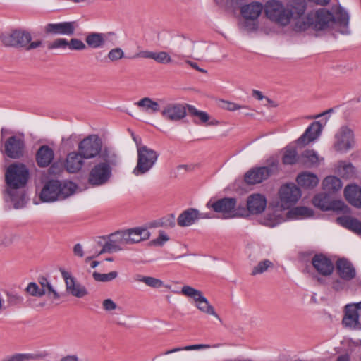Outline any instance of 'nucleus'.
Returning a JSON list of instances; mask_svg holds the SVG:
<instances>
[{"mask_svg":"<svg viewBox=\"0 0 361 361\" xmlns=\"http://www.w3.org/2000/svg\"><path fill=\"white\" fill-rule=\"evenodd\" d=\"M264 13L267 18L280 25H288L293 18H300L304 14L306 6L303 1L294 2L285 6L276 0L268 1L264 6Z\"/></svg>","mask_w":361,"mask_h":361,"instance_id":"1","label":"nucleus"},{"mask_svg":"<svg viewBox=\"0 0 361 361\" xmlns=\"http://www.w3.org/2000/svg\"><path fill=\"white\" fill-rule=\"evenodd\" d=\"M76 189L77 185L72 181L51 180L42 188L40 199L47 202L64 200L72 195Z\"/></svg>","mask_w":361,"mask_h":361,"instance_id":"2","label":"nucleus"},{"mask_svg":"<svg viewBox=\"0 0 361 361\" xmlns=\"http://www.w3.org/2000/svg\"><path fill=\"white\" fill-rule=\"evenodd\" d=\"M159 153L147 147H140L137 150V164L133 170L135 176H141L147 173L156 164Z\"/></svg>","mask_w":361,"mask_h":361,"instance_id":"3","label":"nucleus"},{"mask_svg":"<svg viewBox=\"0 0 361 361\" xmlns=\"http://www.w3.org/2000/svg\"><path fill=\"white\" fill-rule=\"evenodd\" d=\"M334 22V16L326 9L322 8L315 13H309L306 17V21L302 24L298 20L296 23V27L299 30H305L310 26L316 30H323L330 23Z\"/></svg>","mask_w":361,"mask_h":361,"instance_id":"4","label":"nucleus"},{"mask_svg":"<svg viewBox=\"0 0 361 361\" xmlns=\"http://www.w3.org/2000/svg\"><path fill=\"white\" fill-rule=\"evenodd\" d=\"M180 293L185 297L192 298L195 306L202 313L212 315L221 322L219 314L216 312L214 307L204 297L202 292L190 286H183Z\"/></svg>","mask_w":361,"mask_h":361,"instance_id":"5","label":"nucleus"},{"mask_svg":"<svg viewBox=\"0 0 361 361\" xmlns=\"http://www.w3.org/2000/svg\"><path fill=\"white\" fill-rule=\"evenodd\" d=\"M6 181L11 189L25 186L29 178V171L23 164H13L6 170Z\"/></svg>","mask_w":361,"mask_h":361,"instance_id":"6","label":"nucleus"},{"mask_svg":"<svg viewBox=\"0 0 361 361\" xmlns=\"http://www.w3.org/2000/svg\"><path fill=\"white\" fill-rule=\"evenodd\" d=\"M99 238L104 240V244L102 249L97 253V255L124 250L126 249V246L128 245L124 230L116 231Z\"/></svg>","mask_w":361,"mask_h":361,"instance_id":"7","label":"nucleus"},{"mask_svg":"<svg viewBox=\"0 0 361 361\" xmlns=\"http://www.w3.org/2000/svg\"><path fill=\"white\" fill-rule=\"evenodd\" d=\"M333 111L332 109H330L326 111L322 112V114H317L316 116H312V118H317L319 117L327 116L325 117L324 120L314 121L312 123L308 128L305 130V133L302 135L298 140V143L299 145H305L310 142H312L317 139L323 129V127L326 125L328 118L329 117V114Z\"/></svg>","mask_w":361,"mask_h":361,"instance_id":"8","label":"nucleus"},{"mask_svg":"<svg viewBox=\"0 0 361 361\" xmlns=\"http://www.w3.org/2000/svg\"><path fill=\"white\" fill-rule=\"evenodd\" d=\"M279 204L283 209H288L297 203L301 197L300 188L294 183L283 185L279 190Z\"/></svg>","mask_w":361,"mask_h":361,"instance_id":"9","label":"nucleus"},{"mask_svg":"<svg viewBox=\"0 0 361 361\" xmlns=\"http://www.w3.org/2000/svg\"><path fill=\"white\" fill-rule=\"evenodd\" d=\"M278 171L277 164L273 163L269 166L255 167L250 169L244 176L245 182L248 185L260 183Z\"/></svg>","mask_w":361,"mask_h":361,"instance_id":"10","label":"nucleus"},{"mask_svg":"<svg viewBox=\"0 0 361 361\" xmlns=\"http://www.w3.org/2000/svg\"><path fill=\"white\" fill-rule=\"evenodd\" d=\"M102 142L96 135H91L84 138L78 145V151L85 159H90L99 154Z\"/></svg>","mask_w":361,"mask_h":361,"instance_id":"11","label":"nucleus"},{"mask_svg":"<svg viewBox=\"0 0 361 361\" xmlns=\"http://www.w3.org/2000/svg\"><path fill=\"white\" fill-rule=\"evenodd\" d=\"M236 203L235 198L224 197L216 201L209 200L207 203V207L223 214L224 218H233L239 216L238 213L234 210Z\"/></svg>","mask_w":361,"mask_h":361,"instance_id":"12","label":"nucleus"},{"mask_svg":"<svg viewBox=\"0 0 361 361\" xmlns=\"http://www.w3.org/2000/svg\"><path fill=\"white\" fill-rule=\"evenodd\" d=\"M31 39V35L28 32L18 30L3 33L0 36V40L4 45L16 48L25 49Z\"/></svg>","mask_w":361,"mask_h":361,"instance_id":"13","label":"nucleus"},{"mask_svg":"<svg viewBox=\"0 0 361 361\" xmlns=\"http://www.w3.org/2000/svg\"><path fill=\"white\" fill-rule=\"evenodd\" d=\"M161 103V115L163 118L170 122H178L185 117L187 113L183 104L173 102H164L160 99Z\"/></svg>","mask_w":361,"mask_h":361,"instance_id":"14","label":"nucleus"},{"mask_svg":"<svg viewBox=\"0 0 361 361\" xmlns=\"http://www.w3.org/2000/svg\"><path fill=\"white\" fill-rule=\"evenodd\" d=\"M334 148L337 152H346L353 147L354 133L353 131L346 126L339 128L334 136Z\"/></svg>","mask_w":361,"mask_h":361,"instance_id":"15","label":"nucleus"},{"mask_svg":"<svg viewBox=\"0 0 361 361\" xmlns=\"http://www.w3.org/2000/svg\"><path fill=\"white\" fill-rule=\"evenodd\" d=\"M111 173L112 169L107 164H97L91 169L88 182L94 186L102 185L107 183Z\"/></svg>","mask_w":361,"mask_h":361,"instance_id":"16","label":"nucleus"},{"mask_svg":"<svg viewBox=\"0 0 361 361\" xmlns=\"http://www.w3.org/2000/svg\"><path fill=\"white\" fill-rule=\"evenodd\" d=\"M76 23L74 21L48 23L44 27V32L47 35L71 36L75 33Z\"/></svg>","mask_w":361,"mask_h":361,"instance_id":"17","label":"nucleus"},{"mask_svg":"<svg viewBox=\"0 0 361 361\" xmlns=\"http://www.w3.org/2000/svg\"><path fill=\"white\" fill-rule=\"evenodd\" d=\"M25 144L24 139L18 136H11L4 143V153L11 159L23 157Z\"/></svg>","mask_w":361,"mask_h":361,"instance_id":"18","label":"nucleus"},{"mask_svg":"<svg viewBox=\"0 0 361 361\" xmlns=\"http://www.w3.org/2000/svg\"><path fill=\"white\" fill-rule=\"evenodd\" d=\"M212 216L207 213H200L197 209L189 208L183 211L177 219V224L180 227H188L194 224L200 219H209Z\"/></svg>","mask_w":361,"mask_h":361,"instance_id":"19","label":"nucleus"},{"mask_svg":"<svg viewBox=\"0 0 361 361\" xmlns=\"http://www.w3.org/2000/svg\"><path fill=\"white\" fill-rule=\"evenodd\" d=\"M61 274L65 280L66 290L72 295L77 298H82L87 294L85 287L78 283L69 272L61 269Z\"/></svg>","mask_w":361,"mask_h":361,"instance_id":"20","label":"nucleus"},{"mask_svg":"<svg viewBox=\"0 0 361 361\" xmlns=\"http://www.w3.org/2000/svg\"><path fill=\"white\" fill-rule=\"evenodd\" d=\"M84 157L79 151L68 153L64 161V168L70 173L79 172L84 166Z\"/></svg>","mask_w":361,"mask_h":361,"instance_id":"21","label":"nucleus"},{"mask_svg":"<svg viewBox=\"0 0 361 361\" xmlns=\"http://www.w3.org/2000/svg\"><path fill=\"white\" fill-rule=\"evenodd\" d=\"M359 312H356L354 306L345 305L342 324L346 328L360 330L361 323L359 321Z\"/></svg>","mask_w":361,"mask_h":361,"instance_id":"22","label":"nucleus"},{"mask_svg":"<svg viewBox=\"0 0 361 361\" xmlns=\"http://www.w3.org/2000/svg\"><path fill=\"white\" fill-rule=\"evenodd\" d=\"M266 206L267 200L261 194H252L247 197V208L249 213L252 214H258L263 212Z\"/></svg>","mask_w":361,"mask_h":361,"instance_id":"23","label":"nucleus"},{"mask_svg":"<svg viewBox=\"0 0 361 361\" xmlns=\"http://www.w3.org/2000/svg\"><path fill=\"white\" fill-rule=\"evenodd\" d=\"M312 264L317 272L323 276H329L333 272L332 262L324 255H314L312 259Z\"/></svg>","mask_w":361,"mask_h":361,"instance_id":"24","label":"nucleus"},{"mask_svg":"<svg viewBox=\"0 0 361 361\" xmlns=\"http://www.w3.org/2000/svg\"><path fill=\"white\" fill-rule=\"evenodd\" d=\"M128 245L138 243L149 238L150 233L143 227H135L124 230Z\"/></svg>","mask_w":361,"mask_h":361,"instance_id":"25","label":"nucleus"},{"mask_svg":"<svg viewBox=\"0 0 361 361\" xmlns=\"http://www.w3.org/2000/svg\"><path fill=\"white\" fill-rule=\"evenodd\" d=\"M54 158V150L48 145H42L36 153V162L39 167L49 166Z\"/></svg>","mask_w":361,"mask_h":361,"instance_id":"26","label":"nucleus"},{"mask_svg":"<svg viewBox=\"0 0 361 361\" xmlns=\"http://www.w3.org/2000/svg\"><path fill=\"white\" fill-rule=\"evenodd\" d=\"M344 196L351 205L361 208V188L359 185H348L344 189Z\"/></svg>","mask_w":361,"mask_h":361,"instance_id":"27","label":"nucleus"},{"mask_svg":"<svg viewBox=\"0 0 361 361\" xmlns=\"http://www.w3.org/2000/svg\"><path fill=\"white\" fill-rule=\"evenodd\" d=\"M336 269L340 277L350 281L355 277V269L353 264L345 259H340L336 262Z\"/></svg>","mask_w":361,"mask_h":361,"instance_id":"28","label":"nucleus"},{"mask_svg":"<svg viewBox=\"0 0 361 361\" xmlns=\"http://www.w3.org/2000/svg\"><path fill=\"white\" fill-rule=\"evenodd\" d=\"M49 354L46 352L37 353H15L7 355L0 361H31L44 360Z\"/></svg>","mask_w":361,"mask_h":361,"instance_id":"29","label":"nucleus"},{"mask_svg":"<svg viewBox=\"0 0 361 361\" xmlns=\"http://www.w3.org/2000/svg\"><path fill=\"white\" fill-rule=\"evenodd\" d=\"M323 158L313 149H306L299 156V163L307 168L318 166Z\"/></svg>","mask_w":361,"mask_h":361,"instance_id":"30","label":"nucleus"},{"mask_svg":"<svg viewBox=\"0 0 361 361\" xmlns=\"http://www.w3.org/2000/svg\"><path fill=\"white\" fill-rule=\"evenodd\" d=\"M336 173L344 179H353L357 176V171L352 163L339 161L336 167Z\"/></svg>","mask_w":361,"mask_h":361,"instance_id":"31","label":"nucleus"},{"mask_svg":"<svg viewBox=\"0 0 361 361\" xmlns=\"http://www.w3.org/2000/svg\"><path fill=\"white\" fill-rule=\"evenodd\" d=\"M263 10L262 4L259 2H253L245 5L240 8V13L246 20H255L258 18Z\"/></svg>","mask_w":361,"mask_h":361,"instance_id":"32","label":"nucleus"},{"mask_svg":"<svg viewBox=\"0 0 361 361\" xmlns=\"http://www.w3.org/2000/svg\"><path fill=\"white\" fill-rule=\"evenodd\" d=\"M135 104L145 113L153 114L159 111L161 112V103L160 99L159 102L152 100L149 97H144L139 100Z\"/></svg>","mask_w":361,"mask_h":361,"instance_id":"33","label":"nucleus"},{"mask_svg":"<svg viewBox=\"0 0 361 361\" xmlns=\"http://www.w3.org/2000/svg\"><path fill=\"white\" fill-rule=\"evenodd\" d=\"M107 34L101 32H90L87 35L85 42L92 49H99L104 47Z\"/></svg>","mask_w":361,"mask_h":361,"instance_id":"34","label":"nucleus"},{"mask_svg":"<svg viewBox=\"0 0 361 361\" xmlns=\"http://www.w3.org/2000/svg\"><path fill=\"white\" fill-rule=\"evenodd\" d=\"M312 202L315 207L323 211H328L336 209V203L331 202L330 197L326 193H320L314 197Z\"/></svg>","mask_w":361,"mask_h":361,"instance_id":"35","label":"nucleus"},{"mask_svg":"<svg viewBox=\"0 0 361 361\" xmlns=\"http://www.w3.org/2000/svg\"><path fill=\"white\" fill-rule=\"evenodd\" d=\"M296 180L299 185L305 188H313L319 183V179L316 175L307 172L298 175Z\"/></svg>","mask_w":361,"mask_h":361,"instance_id":"36","label":"nucleus"},{"mask_svg":"<svg viewBox=\"0 0 361 361\" xmlns=\"http://www.w3.org/2000/svg\"><path fill=\"white\" fill-rule=\"evenodd\" d=\"M323 189L329 193L340 190L343 187L341 180L335 176H329L322 181Z\"/></svg>","mask_w":361,"mask_h":361,"instance_id":"37","label":"nucleus"},{"mask_svg":"<svg viewBox=\"0 0 361 361\" xmlns=\"http://www.w3.org/2000/svg\"><path fill=\"white\" fill-rule=\"evenodd\" d=\"M337 221L343 227L357 233L361 234V221L350 216H341L337 218Z\"/></svg>","mask_w":361,"mask_h":361,"instance_id":"38","label":"nucleus"},{"mask_svg":"<svg viewBox=\"0 0 361 361\" xmlns=\"http://www.w3.org/2000/svg\"><path fill=\"white\" fill-rule=\"evenodd\" d=\"M99 158L103 161L99 164H107L110 167L116 166L118 163V157L116 152L108 147L102 148L99 154Z\"/></svg>","mask_w":361,"mask_h":361,"instance_id":"39","label":"nucleus"},{"mask_svg":"<svg viewBox=\"0 0 361 361\" xmlns=\"http://www.w3.org/2000/svg\"><path fill=\"white\" fill-rule=\"evenodd\" d=\"M297 162H299V156H298L295 148L293 147H286L283 157V163L284 164H294Z\"/></svg>","mask_w":361,"mask_h":361,"instance_id":"40","label":"nucleus"},{"mask_svg":"<svg viewBox=\"0 0 361 361\" xmlns=\"http://www.w3.org/2000/svg\"><path fill=\"white\" fill-rule=\"evenodd\" d=\"M274 264L269 259L260 261L256 266L252 268L251 275L256 276L264 273L269 268H272Z\"/></svg>","mask_w":361,"mask_h":361,"instance_id":"41","label":"nucleus"},{"mask_svg":"<svg viewBox=\"0 0 361 361\" xmlns=\"http://www.w3.org/2000/svg\"><path fill=\"white\" fill-rule=\"evenodd\" d=\"M118 276V272L112 271L108 274H100L94 271L92 274L93 279L98 282H109L115 279Z\"/></svg>","mask_w":361,"mask_h":361,"instance_id":"42","label":"nucleus"},{"mask_svg":"<svg viewBox=\"0 0 361 361\" xmlns=\"http://www.w3.org/2000/svg\"><path fill=\"white\" fill-rule=\"evenodd\" d=\"M154 60L158 63L161 64H169L174 63L173 60L170 56V55L166 51H155Z\"/></svg>","mask_w":361,"mask_h":361,"instance_id":"43","label":"nucleus"},{"mask_svg":"<svg viewBox=\"0 0 361 361\" xmlns=\"http://www.w3.org/2000/svg\"><path fill=\"white\" fill-rule=\"evenodd\" d=\"M348 20V13L343 8H338L335 12L334 21L336 20L341 25H347Z\"/></svg>","mask_w":361,"mask_h":361,"instance_id":"44","label":"nucleus"},{"mask_svg":"<svg viewBox=\"0 0 361 361\" xmlns=\"http://www.w3.org/2000/svg\"><path fill=\"white\" fill-rule=\"evenodd\" d=\"M210 348L209 345L206 344H197V345H188L182 348H176L173 349H171L170 350H167L164 353V355H169L173 353L179 352L181 350H200V349H206Z\"/></svg>","mask_w":361,"mask_h":361,"instance_id":"45","label":"nucleus"},{"mask_svg":"<svg viewBox=\"0 0 361 361\" xmlns=\"http://www.w3.org/2000/svg\"><path fill=\"white\" fill-rule=\"evenodd\" d=\"M189 113L200 119L202 123H206L209 119V116L207 113L197 110L193 106H188Z\"/></svg>","mask_w":361,"mask_h":361,"instance_id":"46","label":"nucleus"},{"mask_svg":"<svg viewBox=\"0 0 361 361\" xmlns=\"http://www.w3.org/2000/svg\"><path fill=\"white\" fill-rule=\"evenodd\" d=\"M176 225L175 216L173 214H169L156 223V226H163L165 228H173Z\"/></svg>","mask_w":361,"mask_h":361,"instance_id":"47","label":"nucleus"},{"mask_svg":"<svg viewBox=\"0 0 361 361\" xmlns=\"http://www.w3.org/2000/svg\"><path fill=\"white\" fill-rule=\"evenodd\" d=\"M214 1L217 5L227 8L235 9L242 5V0H214Z\"/></svg>","mask_w":361,"mask_h":361,"instance_id":"48","label":"nucleus"},{"mask_svg":"<svg viewBox=\"0 0 361 361\" xmlns=\"http://www.w3.org/2000/svg\"><path fill=\"white\" fill-rule=\"evenodd\" d=\"M221 106L222 109L230 111H234L238 109H248V107L246 106H240L236 103L225 100L221 102Z\"/></svg>","mask_w":361,"mask_h":361,"instance_id":"49","label":"nucleus"},{"mask_svg":"<svg viewBox=\"0 0 361 361\" xmlns=\"http://www.w3.org/2000/svg\"><path fill=\"white\" fill-rule=\"evenodd\" d=\"M68 41L64 38H57L54 40L51 43L48 44V49L49 50L56 49H65L68 47Z\"/></svg>","mask_w":361,"mask_h":361,"instance_id":"50","label":"nucleus"},{"mask_svg":"<svg viewBox=\"0 0 361 361\" xmlns=\"http://www.w3.org/2000/svg\"><path fill=\"white\" fill-rule=\"evenodd\" d=\"M107 57L111 61H116L124 57V52L121 48H114L109 51Z\"/></svg>","mask_w":361,"mask_h":361,"instance_id":"51","label":"nucleus"},{"mask_svg":"<svg viewBox=\"0 0 361 361\" xmlns=\"http://www.w3.org/2000/svg\"><path fill=\"white\" fill-rule=\"evenodd\" d=\"M7 302L11 306H16L20 305L23 302V298L18 294L13 293H7Z\"/></svg>","mask_w":361,"mask_h":361,"instance_id":"52","label":"nucleus"},{"mask_svg":"<svg viewBox=\"0 0 361 361\" xmlns=\"http://www.w3.org/2000/svg\"><path fill=\"white\" fill-rule=\"evenodd\" d=\"M68 47L70 50L82 51L86 49V45L80 39L73 38L68 41Z\"/></svg>","mask_w":361,"mask_h":361,"instance_id":"53","label":"nucleus"},{"mask_svg":"<svg viewBox=\"0 0 361 361\" xmlns=\"http://www.w3.org/2000/svg\"><path fill=\"white\" fill-rule=\"evenodd\" d=\"M240 26L242 30L246 32H252L257 29L258 24L255 20L245 19V20L240 23Z\"/></svg>","mask_w":361,"mask_h":361,"instance_id":"54","label":"nucleus"},{"mask_svg":"<svg viewBox=\"0 0 361 361\" xmlns=\"http://www.w3.org/2000/svg\"><path fill=\"white\" fill-rule=\"evenodd\" d=\"M145 281V284L153 288H159L164 286V282L154 277L147 276Z\"/></svg>","mask_w":361,"mask_h":361,"instance_id":"55","label":"nucleus"},{"mask_svg":"<svg viewBox=\"0 0 361 361\" xmlns=\"http://www.w3.org/2000/svg\"><path fill=\"white\" fill-rule=\"evenodd\" d=\"M291 212L298 216H310L312 214L311 209L305 207H298L293 209Z\"/></svg>","mask_w":361,"mask_h":361,"instance_id":"56","label":"nucleus"},{"mask_svg":"<svg viewBox=\"0 0 361 361\" xmlns=\"http://www.w3.org/2000/svg\"><path fill=\"white\" fill-rule=\"evenodd\" d=\"M169 240V236L164 231H160L159 236L153 240L151 243L154 245L162 246Z\"/></svg>","mask_w":361,"mask_h":361,"instance_id":"57","label":"nucleus"},{"mask_svg":"<svg viewBox=\"0 0 361 361\" xmlns=\"http://www.w3.org/2000/svg\"><path fill=\"white\" fill-rule=\"evenodd\" d=\"M155 51H148V50H143L140 51L137 53H136L133 56V59H138V58H142V59H150L154 60Z\"/></svg>","mask_w":361,"mask_h":361,"instance_id":"58","label":"nucleus"},{"mask_svg":"<svg viewBox=\"0 0 361 361\" xmlns=\"http://www.w3.org/2000/svg\"><path fill=\"white\" fill-rule=\"evenodd\" d=\"M103 308L106 311H111L117 307V305L111 299H106L102 302Z\"/></svg>","mask_w":361,"mask_h":361,"instance_id":"59","label":"nucleus"},{"mask_svg":"<svg viewBox=\"0 0 361 361\" xmlns=\"http://www.w3.org/2000/svg\"><path fill=\"white\" fill-rule=\"evenodd\" d=\"M39 290V286L36 283H30L27 288L26 291L32 296H37Z\"/></svg>","mask_w":361,"mask_h":361,"instance_id":"60","label":"nucleus"},{"mask_svg":"<svg viewBox=\"0 0 361 361\" xmlns=\"http://www.w3.org/2000/svg\"><path fill=\"white\" fill-rule=\"evenodd\" d=\"M73 254L79 257L84 256V251L81 244L77 243L73 247Z\"/></svg>","mask_w":361,"mask_h":361,"instance_id":"61","label":"nucleus"},{"mask_svg":"<svg viewBox=\"0 0 361 361\" xmlns=\"http://www.w3.org/2000/svg\"><path fill=\"white\" fill-rule=\"evenodd\" d=\"M42 45V42L41 40H37L32 42H29L27 46L25 47V50H31L36 48H38Z\"/></svg>","mask_w":361,"mask_h":361,"instance_id":"62","label":"nucleus"},{"mask_svg":"<svg viewBox=\"0 0 361 361\" xmlns=\"http://www.w3.org/2000/svg\"><path fill=\"white\" fill-rule=\"evenodd\" d=\"M185 63L188 65H190L192 68H193L194 69L198 71L200 73H207V71L205 70V69H203V68H201L198 66L197 63H195V62H192L191 61H189V60H186L185 61Z\"/></svg>","mask_w":361,"mask_h":361,"instance_id":"63","label":"nucleus"},{"mask_svg":"<svg viewBox=\"0 0 361 361\" xmlns=\"http://www.w3.org/2000/svg\"><path fill=\"white\" fill-rule=\"evenodd\" d=\"M59 361H79V359L75 355H68L62 357Z\"/></svg>","mask_w":361,"mask_h":361,"instance_id":"64","label":"nucleus"}]
</instances>
